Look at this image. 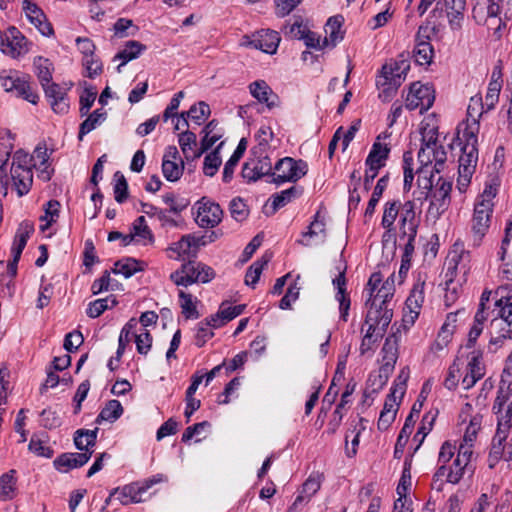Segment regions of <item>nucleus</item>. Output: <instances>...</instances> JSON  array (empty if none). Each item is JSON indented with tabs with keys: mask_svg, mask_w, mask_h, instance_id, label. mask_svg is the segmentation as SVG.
Returning <instances> with one entry per match:
<instances>
[{
	"mask_svg": "<svg viewBox=\"0 0 512 512\" xmlns=\"http://www.w3.org/2000/svg\"><path fill=\"white\" fill-rule=\"evenodd\" d=\"M197 261L192 259L185 261L179 269L170 275V279L177 286H190L196 283L195 276L197 275Z\"/></svg>",
	"mask_w": 512,
	"mask_h": 512,
	"instance_id": "nucleus-36",
	"label": "nucleus"
},
{
	"mask_svg": "<svg viewBox=\"0 0 512 512\" xmlns=\"http://www.w3.org/2000/svg\"><path fill=\"white\" fill-rule=\"evenodd\" d=\"M467 372L462 379L464 389H470L475 383L480 380L485 374V366L482 361V353L473 350L467 356Z\"/></svg>",
	"mask_w": 512,
	"mask_h": 512,
	"instance_id": "nucleus-26",
	"label": "nucleus"
},
{
	"mask_svg": "<svg viewBox=\"0 0 512 512\" xmlns=\"http://www.w3.org/2000/svg\"><path fill=\"white\" fill-rule=\"evenodd\" d=\"M427 274L419 272L413 288L406 300V308L403 321L406 324L413 325L418 318L425 300V285Z\"/></svg>",
	"mask_w": 512,
	"mask_h": 512,
	"instance_id": "nucleus-15",
	"label": "nucleus"
},
{
	"mask_svg": "<svg viewBox=\"0 0 512 512\" xmlns=\"http://www.w3.org/2000/svg\"><path fill=\"white\" fill-rule=\"evenodd\" d=\"M273 138V132L270 126L261 125L255 134L257 144L253 147V153L262 157L269 148V143Z\"/></svg>",
	"mask_w": 512,
	"mask_h": 512,
	"instance_id": "nucleus-49",
	"label": "nucleus"
},
{
	"mask_svg": "<svg viewBox=\"0 0 512 512\" xmlns=\"http://www.w3.org/2000/svg\"><path fill=\"white\" fill-rule=\"evenodd\" d=\"M279 33L274 30L263 29L251 37L245 36L243 45L259 49L267 54H275L280 43Z\"/></svg>",
	"mask_w": 512,
	"mask_h": 512,
	"instance_id": "nucleus-21",
	"label": "nucleus"
},
{
	"mask_svg": "<svg viewBox=\"0 0 512 512\" xmlns=\"http://www.w3.org/2000/svg\"><path fill=\"white\" fill-rule=\"evenodd\" d=\"M0 50L12 58H18L26 54L29 47L22 33L17 28L10 27L5 32L0 30Z\"/></svg>",
	"mask_w": 512,
	"mask_h": 512,
	"instance_id": "nucleus-19",
	"label": "nucleus"
},
{
	"mask_svg": "<svg viewBox=\"0 0 512 512\" xmlns=\"http://www.w3.org/2000/svg\"><path fill=\"white\" fill-rule=\"evenodd\" d=\"M430 34L431 29L427 26H420L416 34L414 58L419 65H428L432 61L434 50L429 41Z\"/></svg>",
	"mask_w": 512,
	"mask_h": 512,
	"instance_id": "nucleus-24",
	"label": "nucleus"
},
{
	"mask_svg": "<svg viewBox=\"0 0 512 512\" xmlns=\"http://www.w3.org/2000/svg\"><path fill=\"white\" fill-rule=\"evenodd\" d=\"M462 357V355L457 356L454 362L448 368L446 377L443 382L444 386L448 390H454L459 384L461 368L464 365Z\"/></svg>",
	"mask_w": 512,
	"mask_h": 512,
	"instance_id": "nucleus-56",
	"label": "nucleus"
},
{
	"mask_svg": "<svg viewBox=\"0 0 512 512\" xmlns=\"http://www.w3.org/2000/svg\"><path fill=\"white\" fill-rule=\"evenodd\" d=\"M216 127L214 121L209 122L203 129L204 136L201 140V145L199 148V152H197L196 157H201V155L210 149L220 138V135L214 134L213 131Z\"/></svg>",
	"mask_w": 512,
	"mask_h": 512,
	"instance_id": "nucleus-61",
	"label": "nucleus"
},
{
	"mask_svg": "<svg viewBox=\"0 0 512 512\" xmlns=\"http://www.w3.org/2000/svg\"><path fill=\"white\" fill-rule=\"evenodd\" d=\"M388 184V178L386 176L381 177L377 183L376 186L373 189V192L371 194V197L368 201L367 207L365 209L364 218L366 222L372 221V217L375 213L376 206L378 205L384 190L386 189Z\"/></svg>",
	"mask_w": 512,
	"mask_h": 512,
	"instance_id": "nucleus-44",
	"label": "nucleus"
},
{
	"mask_svg": "<svg viewBox=\"0 0 512 512\" xmlns=\"http://www.w3.org/2000/svg\"><path fill=\"white\" fill-rule=\"evenodd\" d=\"M483 112L486 111V106L483 104L482 97L476 95L471 97L470 103L467 108L468 118L465 123H463L459 129L467 128L473 122L479 125L478 118L482 115Z\"/></svg>",
	"mask_w": 512,
	"mask_h": 512,
	"instance_id": "nucleus-53",
	"label": "nucleus"
},
{
	"mask_svg": "<svg viewBox=\"0 0 512 512\" xmlns=\"http://www.w3.org/2000/svg\"><path fill=\"white\" fill-rule=\"evenodd\" d=\"M144 493L145 492L142 490L140 482L129 483L111 490V496H116V499L124 506L132 503H141L143 501L142 495Z\"/></svg>",
	"mask_w": 512,
	"mask_h": 512,
	"instance_id": "nucleus-31",
	"label": "nucleus"
},
{
	"mask_svg": "<svg viewBox=\"0 0 512 512\" xmlns=\"http://www.w3.org/2000/svg\"><path fill=\"white\" fill-rule=\"evenodd\" d=\"M183 171L184 162L180 159L177 147L174 145L166 147L162 160V172L166 180L170 182L178 181Z\"/></svg>",
	"mask_w": 512,
	"mask_h": 512,
	"instance_id": "nucleus-22",
	"label": "nucleus"
},
{
	"mask_svg": "<svg viewBox=\"0 0 512 512\" xmlns=\"http://www.w3.org/2000/svg\"><path fill=\"white\" fill-rule=\"evenodd\" d=\"M178 143L187 161H193L199 158L195 156L197 152H199L195 133L188 130L183 131L178 135Z\"/></svg>",
	"mask_w": 512,
	"mask_h": 512,
	"instance_id": "nucleus-42",
	"label": "nucleus"
},
{
	"mask_svg": "<svg viewBox=\"0 0 512 512\" xmlns=\"http://www.w3.org/2000/svg\"><path fill=\"white\" fill-rule=\"evenodd\" d=\"M368 299L366 304H377L394 307L395 275L391 274L384 282L380 272L373 273L364 289Z\"/></svg>",
	"mask_w": 512,
	"mask_h": 512,
	"instance_id": "nucleus-8",
	"label": "nucleus"
},
{
	"mask_svg": "<svg viewBox=\"0 0 512 512\" xmlns=\"http://www.w3.org/2000/svg\"><path fill=\"white\" fill-rule=\"evenodd\" d=\"M14 140V134L10 130L0 131V184L5 190L11 186L18 197H22L28 194L32 187L33 167L37 169L38 177L43 181H49L54 170L49 163L51 152L45 145H38L33 155L19 149L11 157Z\"/></svg>",
	"mask_w": 512,
	"mask_h": 512,
	"instance_id": "nucleus-1",
	"label": "nucleus"
},
{
	"mask_svg": "<svg viewBox=\"0 0 512 512\" xmlns=\"http://www.w3.org/2000/svg\"><path fill=\"white\" fill-rule=\"evenodd\" d=\"M245 307V304L232 306L227 301L222 302L218 311L209 317V324H211L213 328H220L241 315Z\"/></svg>",
	"mask_w": 512,
	"mask_h": 512,
	"instance_id": "nucleus-28",
	"label": "nucleus"
},
{
	"mask_svg": "<svg viewBox=\"0 0 512 512\" xmlns=\"http://www.w3.org/2000/svg\"><path fill=\"white\" fill-rule=\"evenodd\" d=\"M367 421L362 417H356L350 421V427L345 434V453L348 457H354L359 446L361 433L366 429Z\"/></svg>",
	"mask_w": 512,
	"mask_h": 512,
	"instance_id": "nucleus-29",
	"label": "nucleus"
},
{
	"mask_svg": "<svg viewBox=\"0 0 512 512\" xmlns=\"http://www.w3.org/2000/svg\"><path fill=\"white\" fill-rule=\"evenodd\" d=\"M179 305L182 310V314L186 319H198L199 312L197 310V299L192 294L186 293L183 290H179Z\"/></svg>",
	"mask_w": 512,
	"mask_h": 512,
	"instance_id": "nucleus-50",
	"label": "nucleus"
},
{
	"mask_svg": "<svg viewBox=\"0 0 512 512\" xmlns=\"http://www.w3.org/2000/svg\"><path fill=\"white\" fill-rule=\"evenodd\" d=\"M153 241V235L148 226H133V231L123 236V245L131 243L147 245Z\"/></svg>",
	"mask_w": 512,
	"mask_h": 512,
	"instance_id": "nucleus-46",
	"label": "nucleus"
},
{
	"mask_svg": "<svg viewBox=\"0 0 512 512\" xmlns=\"http://www.w3.org/2000/svg\"><path fill=\"white\" fill-rule=\"evenodd\" d=\"M272 254L265 252L260 259L255 261L247 270L245 275V283L254 287L258 282L264 266L271 260Z\"/></svg>",
	"mask_w": 512,
	"mask_h": 512,
	"instance_id": "nucleus-48",
	"label": "nucleus"
},
{
	"mask_svg": "<svg viewBox=\"0 0 512 512\" xmlns=\"http://www.w3.org/2000/svg\"><path fill=\"white\" fill-rule=\"evenodd\" d=\"M123 414V407L118 400H110L101 410L96 418V422L100 424L102 421L114 422Z\"/></svg>",
	"mask_w": 512,
	"mask_h": 512,
	"instance_id": "nucleus-55",
	"label": "nucleus"
},
{
	"mask_svg": "<svg viewBox=\"0 0 512 512\" xmlns=\"http://www.w3.org/2000/svg\"><path fill=\"white\" fill-rule=\"evenodd\" d=\"M501 71L494 70L491 74V79L488 84L487 92L483 104L486 106V111L492 110L499 100L500 91L502 88Z\"/></svg>",
	"mask_w": 512,
	"mask_h": 512,
	"instance_id": "nucleus-39",
	"label": "nucleus"
},
{
	"mask_svg": "<svg viewBox=\"0 0 512 512\" xmlns=\"http://www.w3.org/2000/svg\"><path fill=\"white\" fill-rule=\"evenodd\" d=\"M447 152L440 143L422 144L418 152V161L421 167L430 168L440 173L445 166Z\"/></svg>",
	"mask_w": 512,
	"mask_h": 512,
	"instance_id": "nucleus-17",
	"label": "nucleus"
},
{
	"mask_svg": "<svg viewBox=\"0 0 512 512\" xmlns=\"http://www.w3.org/2000/svg\"><path fill=\"white\" fill-rule=\"evenodd\" d=\"M107 117V113L103 109L93 111L80 125L78 139L81 141L83 137L99 127Z\"/></svg>",
	"mask_w": 512,
	"mask_h": 512,
	"instance_id": "nucleus-45",
	"label": "nucleus"
},
{
	"mask_svg": "<svg viewBox=\"0 0 512 512\" xmlns=\"http://www.w3.org/2000/svg\"><path fill=\"white\" fill-rule=\"evenodd\" d=\"M201 227L203 230L184 235L179 241L172 243L167 249L168 257L184 262L195 259L201 246L214 242L223 234L221 229H215L217 226Z\"/></svg>",
	"mask_w": 512,
	"mask_h": 512,
	"instance_id": "nucleus-3",
	"label": "nucleus"
},
{
	"mask_svg": "<svg viewBox=\"0 0 512 512\" xmlns=\"http://www.w3.org/2000/svg\"><path fill=\"white\" fill-rule=\"evenodd\" d=\"M271 182L280 185L285 182H296L307 174L308 165L303 160L291 157L280 159L274 167Z\"/></svg>",
	"mask_w": 512,
	"mask_h": 512,
	"instance_id": "nucleus-14",
	"label": "nucleus"
},
{
	"mask_svg": "<svg viewBox=\"0 0 512 512\" xmlns=\"http://www.w3.org/2000/svg\"><path fill=\"white\" fill-rule=\"evenodd\" d=\"M247 141L245 138H242L232 154V156L229 158V160L225 163L224 169H223V181L229 182L234 173V169L237 166L240 158L242 157L245 149H246Z\"/></svg>",
	"mask_w": 512,
	"mask_h": 512,
	"instance_id": "nucleus-54",
	"label": "nucleus"
},
{
	"mask_svg": "<svg viewBox=\"0 0 512 512\" xmlns=\"http://www.w3.org/2000/svg\"><path fill=\"white\" fill-rule=\"evenodd\" d=\"M500 187V179L490 176L485 182L482 193L476 198L474 204L473 220L476 224L488 223L492 219L494 198Z\"/></svg>",
	"mask_w": 512,
	"mask_h": 512,
	"instance_id": "nucleus-11",
	"label": "nucleus"
},
{
	"mask_svg": "<svg viewBox=\"0 0 512 512\" xmlns=\"http://www.w3.org/2000/svg\"><path fill=\"white\" fill-rule=\"evenodd\" d=\"M416 227L417 226H407L399 237V247H402L404 250L402 258H412L414 253V241L417 234Z\"/></svg>",
	"mask_w": 512,
	"mask_h": 512,
	"instance_id": "nucleus-57",
	"label": "nucleus"
},
{
	"mask_svg": "<svg viewBox=\"0 0 512 512\" xmlns=\"http://www.w3.org/2000/svg\"><path fill=\"white\" fill-rule=\"evenodd\" d=\"M22 9L28 21L44 36H50L53 29L43 11L31 0H23Z\"/></svg>",
	"mask_w": 512,
	"mask_h": 512,
	"instance_id": "nucleus-27",
	"label": "nucleus"
},
{
	"mask_svg": "<svg viewBox=\"0 0 512 512\" xmlns=\"http://www.w3.org/2000/svg\"><path fill=\"white\" fill-rule=\"evenodd\" d=\"M1 86L6 92L20 97L32 104L38 102L39 96L32 88L30 77L16 70H4L0 73Z\"/></svg>",
	"mask_w": 512,
	"mask_h": 512,
	"instance_id": "nucleus-10",
	"label": "nucleus"
},
{
	"mask_svg": "<svg viewBox=\"0 0 512 512\" xmlns=\"http://www.w3.org/2000/svg\"><path fill=\"white\" fill-rule=\"evenodd\" d=\"M445 267L444 278L448 290L450 285L455 282L458 285L466 282L471 269V254L465 249L462 242L456 241L452 245L446 258Z\"/></svg>",
	"mask_w": 512,
	"mask_h": 512,
	"instance_id": "nucleus-6",
	"label": "nucleus"
},
{
	"mask_svg": "<svg viewBox=\"0 0 512 512\" xmlns=\"http://www.w3.org/2000/svg\"><path fill=\"white\" fill-rule=\"evenodd\" d=\"M496 316L491 320V330L499 329L497 336H492L490 344L501 345L503 340L511 337L512 302L508 298H501L495 302Z\"/></svg>",
	"mask_w": 512,
	"mask_h": 512,
	"instance_id": "nucleus-12",
	"label": "nucleus"
},
{
	"mask_svg": "<svg viewBox=\"0 0 512 512\" xmlns=\"http://www.w3.org/2000/svg\"><path fill=\"white\" fill-rule=\"evenodd\" d=\"M333 286L337 290L335 299L339 303L340 319L346 322L348 320L350 309V298L346 293V278L344 271H340L338 276L333 279Z\"/></svg>",
	"mask_w": 512,
	"mask_h": 512,
	"instance_id": "nucleus-34",
	"label": "nucleus"
},
{
	"mask_svg": "<svg viewBox=\"0 0 512 512\" xmlns=\"http://www.w3.org/2000/svg\"><path fill=\"white\" fill-rule=\"evenodd\" d=\"M185 114L195 124L201 125L210 115V107L207 103L201 101L191 106Z\"/></svg>",
	"mask_w": 512,
	"mask_h": 512,
	"instance_id": "nucleus-63",
	"label": "nucleus"
},
{
	"mask_svg": "<svg viewBox=\"0 0 512 512\" xmlns=\"http://www.w3.org/2000/svg\"><path fill=\"white\" fill-rule=\"evenodd\" d=\"M91 455L92 452L64 453L54 460V466L59 472L65 473L86 464Z\"/></svg>",
	"mask_w": 512,
	"mask_h": 512,
	"instance_id": "nucleus-33",
	"label": "nucleus"
},
{
	"mask_svg": "<svg viewBox=\"0 0 512 512\" xmlns=\"http://www.w3.org/2000/svg\"><path fill=\"white\" fill-rule=\"evenodd\" d=\"M98 428L94 430H78L74 437L77 449L89 453V449L95 445Z\"/></svg>",
	"mask_w": 512,
	"mask_h": 512,
	"instance_id": "nucleus-59",
	"label": "nucleus"
},
{
	"mask_svg": "<svg viewBox=\"0 0 512 512\" xmlns=\"http://www.w3.org/2000/svg\"><path fill=\"white\" fill-rule=\"evenodd\" d=\"M510 430L497 425L496 433L492 439L491 449L488 457L489 467L493 468L501 460L510 461L512 459V444L507 443Z\"/></svg>",
	"mask_w": 512,
	"mask_h": 512,
	"instance_id": "nucleus-18",
	"label": "nucleus"
},
{
	"mask_svg": "<svg viewBox=\"0 0 512 512\" xmlns=\"http://www.w3.org/2000/svg\"><path fill=\"white\" fill-rule=\"evenodd\" d=\"M34 66L41 85L49 84L52 80V63L46 58L38 57L34 60Z\"/></svg>",
	"mask_w": 512,
	"mask_h": 512,
	"instance_id": "nucleus-62",
	"label": "nucleus"
},
{
	"mask_svg": "<svg viewBox=\"0 0 512 512\" xmlns=\"http://www.w3.org/2000/svg\"><path fill=\"white\" fill-rule=\"evenodd\" d=\"M409 70L410 62L407 59L386 62L378 72L375 80L379 91L378 97L384 102L390 101L405 81Z\"/></svg>",
	"mask_w": 512,
	"mask_h": 512,
	"instance_id": "nucleus-4",
	"label": "nucleus"
},
{
	"mask_svg": "<svg viewBox=\"0 0 512 512\" xmlns=\"http://www.w3.org/2000/svg\"><path fill=\"white\" fill-rule=\"evenodd\" d=\"M480 125L473 122L467 128L458 130V139L460 140L461 155L459 157V169H465L469 172H475L478 161V133Z\"/></svg>",
	"mask_w": 512,
	"mask_h": 512,
	"instance_id": "nucleus-9",
	"label": "nucleus"
},
{
	"mask_svg": "<svg viewBox=\"0 0 512 512\" xmlns=\"http://www.w3.org/2000/svg\"><path fill=\"white\" fill-rule=\"evenodd\" d=\"M391 134L384 131L379 134L373 143L366 161L378 167H384L391 151Z\"/></svg>",
	"mask_w": 512,
	"mask_h": 512,
	"instance_id": "nucleus-25",
	"label": "nucleus"
},
{
	"mask_svg": "<svg viewBox=\"0 0 512 512\" xmlns=\"http://www.w3.org/2000/svg\"><path fill=\"white\" fill-rule=\"evenodd\" d=\"M326 232L322 226H307L301 233L299 242L304 246H316L325 241Z\"/></svg>",
	"mask_w": 512,
	"mask_h": 512,
	"instance_id": "nucleus-52",
	"label": "nucleus"
},
{
	"mask_svg": "<svg viewBox=\"0 0 512 512\" xmlns=\"http://www.w3.org/2000/svg\"><path fill=\"white\" fill-rule=\"evenodd\" d=\"M421 210L412 200H387L382 208L381 224H413Z\"/></svg>",
	"mask_w": 512,
	"mask_h": 512,
	"instance_id": "nucleus-7",
	"label": "nucleus"
},
{
	"mask_svg": "<svg viewBox=\"0 0 512 512\" xmlns=\"http://www.w3.org/2000/svg\"><path fill=\"white\" fill-rule=\"evenodd\" d=\"M145 264L141 261H138L134 258H124L117 261L114 264V268L112 272L115 274H121L125 278H129L134 275L136 272L143 271Z\"/></svg>",
	"mask_w": 512,
	"mask_h": 512,
	"instance_id": "nucleus-47",
	"label": "nucleus"
},
{
	"mask_svg": "<svg viewBox=\"0 0 512 512\" xmlns=\"http://www.w3.org/2000/svg\"><path fill=\"white\" fill-rule=\"evenodd\" d=\"M434 101L435 91L430 84L414 82L410 85L405 106L408 110L419 109L423 113L432 107Z\"/></svg>",
	"mask_w": 512,
	"mask_h": 512,
	"instance_id": "nucleus-16",
	"label": "nucleus"
},
{
	"mask_svg": "<svg viewBox=\"0 0 512 512\" xmlns=\"http://www.w3.org/2000/svg\"><path fill=\"white\" fill-rule=\"evenodd\" d=\"M15 474V470H10L0 477V501H8L14 498L16 493Z\"/></svg>",
	"mask_w": 512,
	"mask_h": 512,
	"instance_id": "nucleus-51",
	"label": "nucleus"
},
{
	"mask_svg": "<svg viewBox=\"0 0 512 512\" xmlns=\"http://www.w3.org/2000/svg\"><path fill=\"white\" fill-rule=\"evenodd\" d=\"M302 194V189L300 187H290L286 190L281 191L280 193L274 194L272 199V205L274 209L281 208L291 202L293 199L299 197Z\"/></svg>",
	"mask_w": 512,
	"mask_h": 512,
	"instance_id": "nucleus-60",
	"label": "nucleus"
},
{
	"mask_svg": "<svg viewBox=\"0 0 512 512\" xmlns=\"http://www.w3.org/2000/svg\"><path fill=\"white\" fill-rule=\"evenodd\" d=\"M117 304L114 296L96 299L88 304L86 313L90 318H97L107 309L113 308Z\"/></svg>",
	"mask_w": 512,
	"mask_h": 512,
	"instance_id": "nucleus-58",
	"label": "nucleus"
},
{
	"mask_svg": "<svg viewBox=\"0 0 512 512\" xmlns=\"http://www.w3.org/2000/svg\"><path fill=\"white\" fill-rule=\"evenodd\" d=\"M249 91L251 95L262 104H265L269 109L272 108L275 103L271 98L275 95L272 89L264 80H257L249 85Z\"/></svg>",
	"mask_w": 512,
	"mask_h": 512,
	"instance_id": "nucleus-41",
	"label": "nucleus"
},
{
	"mask_svg": "<svg viewBox=\"0 0 512 512\" xmlns=\"http://www.w3.org/2000/svg\"><path fill=\"white\" fill-rule=\"evenodd\" d=\"M197 224H220L223 211L218 203L202 198L195 204Z\"/></svg>",
	"mask_w": 512,
	"mask_h": 512,
	"instance_id": "nucleus-23",
	"label": "nucleus"
},
{
	"mask_svg": "<svg viewBox=\"0 0 512 512\" xmlns=\"http://www.w3.org/2000/svg\"><path fill=\"white\" fill-rule=\"evenodd\" d=\"M504 0H473L472 16L478 24H487L496 31L501 30V5Z\"/></svg>",
	"mask_w": 512,
	"mask_h": 512,
	"instance_id": "nucleus-13",
	"label": "nucleus"
},
{
	"mask_svg": "<svg viewBox=\"0 0 512 512\" xmlns=\"http://www.w3.org/2000/svg\"><path fill=\"white\" fill-rule=\"evenodd\" d=\"M320 486L321 483L318 475L309 476V478L303 483L297 497L287 512H297L299 507H302L310 501L312 496L320 489Z\"/></svg>",
	"mask_w": 512,
	"mask_h": 512,
	"instance_id": "nucleus-32",
	"label": "nucleus"
},
{
	"mask_svg": "<svg viewBox=\"0 0 512 512\" xmlns=\"http://www.w3.org/2000/svg\"><path fill=\"white\" fill-rule=\"evenodd\" d=\"M42 87L55 113L64 114L68 112L69 102L65 88L51 82Z\"/></svg>",
	"mask_w": 512,
	"mask_h": 512,
	"instance_id": "nucleus-30",
	"label": "nucleus"
},
{
	"mask_svg": "<svg viewBox=\"0 0 512 512\" xmlns=\"http://www.w3.org/2000/svg\"><path fill=\"white\" fill-rule=\"evenodd\" d=\"M229 209L231 217L236 222H244L249 215L248 206L241 198L232 199Z\"/></svg>",
	"mask_w": 512,
	"mask_h": 512,
	"instance_id": "nucleus-64",
	"label": "nucleus"
},
{
	"mask_svg": "<svg viewBox=\"0 0 512 512\" xmlns=\"http://www.w3.org/2000/svg\"><path fill=\"white\" fill-rule=\"evenodd\" d=\"M483 416L470 403H466L458 416L457 429L463 434L462 442L457 449V455L451 465H441L434 474V482L444 479L451 484H457L463 477L472 455L473 444L482 427ZM440 483L438 489H441Z\"/></svg>",
	"mask_w": 512,
	"mask_h": 512,
	"instance_id": "nucleus-2",
	"label": "nucleus"
},
{
	"mask_svg": "<svg viewBox=\"0 0 512 512\" xmlns=\"http://www.w3.org/2000/svg\"><path fill=\"white\" fill-rule=\"evenodd\" d=\"M382 351L384 353V363L380 368V377L384 374L385 378H387L388 374L393 370L394 364L397 360L396 338L394 336L388 337L385 340Z\"/></svg>",
	"mask_w": 512,
	"mask_h": 512,
	"instance_id": "nucleus-40",
	"label": "nucleus"
},
{
	"mask_svg": "<svg viewBox=\"0 0 512 512\" xmlns=\"http://www.w3.org/2000/svg\"><path fill=\"white\" fill-rule=\"evenodd\" d=\"M344 19L340 15L330 17L325 25L326 36L323 39L324 45L327 47H335L344 38V30L342 29Z\"/></svg>",
	"mask_w": 512,
	"mask_h": 512,
	"instance_id": "nucleus-35",
	"label": "nucleus"
},
{
	"mask_svg": "<svg viewBox=\"0 0 512 512\" xmlns=\"http://www.w3.org/2000/svg\"><path fill=\"white\" fill-rule=\"evenodd\" d=\"M493 411L497 416L499 426L512 428V352L505 362L501 374L497 396L493 404Z\"/></svg>",
	"mask_w": 512,
	"mask_h": 512,
	"instance_id": "nucleus-5",
	"label": "nucleus"
},
{
	"mask_svg": "<svg viewBox=\"0 0 512 512\" xmlns=\"http://www.w3.org/2000/svg\"><path fill=\"white\" fill-rule=\"evenodd\" d=\"M422 144L439 143L438 120L434 114L425 117L420 124Z\"/></svg>",
	"mask_w": 512,
	"mask_h": 512,
	"instance_id": "nucleus-43",
	"label": "nucleus"
},
{
	"mask_svg": "<svg viewBox=\"0 0 512 512\" xmlns=\"http://www.w3.org/2000/svg\"><path fill=\"white\" fill-rule=\"evenodd\" d=\"M365 327L375 328L378 335H384L393 317V308L385 305L366 304Z\"/></svg>",
	"mask_w": 512,
	"mask_h": 512,
	"instance_id": "nucleus-20",
	"label": "nucleus"
},
{
	"mask_svg": "<svg viewBox=\"0 0 512 512\" xmlns=\"http://www.w3.org/2000/svg\"><path fill=\"white\" fill-rule=\"evenodd\" d=\"M446 14L451 29H460L464 20L465 0H445Z\"/></svg>",
	"mask_w": 512,
	"mask_h": 512,
	"instance_id": "nucleus-38",
	"label": "nucleus"
},
{
	"mask_svg": "<svg viewBox=\"0 0 512 512\" xmlns=\"http://www.w3.org/2000/svg\"><path fill=\"white\" fill-rule=\"evenodd\" d=\"M146 46L142 43L130 40L126 42L124 48L114 56V61L120 60L121 63L117 66V72H121V68L126 65L129 61L138 58L144 51Z\"/></svg>",
	"mask_w": 512,
	"mask_h": 512,
	"instance_id": "nucleus-37",
	"label": "nucleus"
}]
</instances>
